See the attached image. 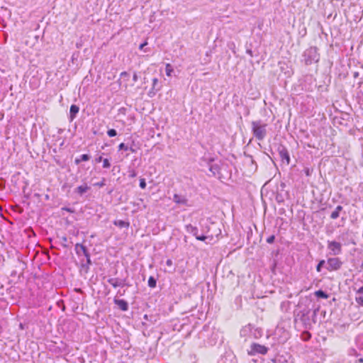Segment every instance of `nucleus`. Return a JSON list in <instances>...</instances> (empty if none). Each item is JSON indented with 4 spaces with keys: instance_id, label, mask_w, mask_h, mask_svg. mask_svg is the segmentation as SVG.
<instances>
[{
    "instance_id": "nucleus-1",
    "label": "nucleus",
    "mask_w": 363,
    "mask_h": 363,
    "mask_svg": "<svg viewBox=\"0 0 363 363\" xmlns=\"http://www.w3.org/2000/svg\"><path fill=\"white\" fill-rule=\"evenodd\" d=\"M200 224H201L200 223ZM201 225V234H199V229L196 226H193L191 224L186 225V230L194 235L196 240L206 242V243H209L210 241L213 240L214 236L218 237L221 234V230L219 228H216V231L214 233H211V231L216 227L214 223H211V225Z\"/></svg>"
},
{
    "instance_id": "nucleus-2",
    "label": "nucleus",
    "mask_w": 363,
    "mask_h": 363,
    "mask_svg": "<svg viewBox=\"0 0 363 363\" xmlns=\"http://www.w3.org/2000/svg\"><path fill=\"white\" fill-rule=\"evenodd\" d=\"M200 336L206 338V342L208 345H215L219 340L221 341V333L218 330L215 328H211L208 325H205L203 330L199 333Z\"/></svg>"
},
{
    "instance_id": "nucleus-3",
    "label": "nucleus",
    "mask_w": 363,
    "mask_h": 363,
    "mask_svg": "<svg viewBox=\"0 0 363 363\" xmlns=\"http://www.w3.org/2000/svg\"><path fill=\"white\" fill-rule=\"evenodd\" d=\"M318 50L315 46L308 48L303 52L301 61L304 62L306 65L317 63L320 60V55Z\"/></svg>"
},
{
    "instance_id": "nucleus-4",
    "label": "nucleus",
    "mask_w": 363,
    "mask_h": 363,
    "mask_svg": "<svg viewBox=\"0 0 363 363\" xmlns=\"http://www.w3.org/2000/svg\"><path fill=\"white\" fill-rule=\"evenodd\" d=\"M252 125V132L255 138L262 141L264 140V138L267 135V124L263 123L262 121L258 120V121H254L251 123Z\"/></svg>"
},
{
    "instance_id": "nucleus-5",
    "label": "nucleus",
    "mask_w": 363,
    "mask_h": 363,
    "mask_svg": "<svg viewBox=\"0 0 363 363\" xmlns=\"http://www.w3.org/2000/svg\"><path fill=\"white\" fill-rule=\"evenodd\" d=\"M312 303L310 300L305 298L299 301L298 306L300 310L298 311L296 314L297 318L305 317V315H308L311 314L312 306L310 307V305L312 306Z\"/></svg>"
},
{
    "instance_id": "nucleus-6",
    "label": "nucleus",
    "mask_w": 363,
    "mask_h": 363,
    "mask_svg": "<svg viewBox=\"0 0 363 363\" xmlns=\"http://www.w3.org/2000/svg\"><path fill=\"white\" fill-rule=\"evenodd\" d=\"M343 262L339 257H333L328 258L325 268L328 272L337 271L341 269Z\"/></svg>"
},
{
    "instance_id": "nucleus-7",
    "label": "nucleus",
    "mask_w": 363,
    "mask_h": 363,
    "mask_svg": "<svg viewBox=\"0 0 363 363\" xmlns=\"http://www.w3.org/2000/svg\"><path fill=\"white\" fill-rule=\"evenodd\" d=\"M347 363H363V352H358L355 348L349 349Z\"/></svg>"
},
{
    "instance_id": "nucleus-8",
    "label": "nucleus",
    "mask_w": 363,
    "mask_h": 363,
    "mask_svg": "<svg viewBox=\"0 0 363 363\" xmlns=\"http://www.w3.org/2000/svg\"><path fill=\"white\" fill-rule=\"evenodd\" d=\"M328 249L329 250V255L333 256H337L342 253V244L340 242L335 240H328Z\"/></svg>"
},
{
    "instance_id": "nucleus-9",
    "label": "nucleus",
    "mask_w": 363,
    "mask_h": 363,
    "mask_svg": "<svg viewBox=\"0 0 363 363\" xmlns=\"http://www.w3.org/2000/svg\"><path fill=\"white\" fill-rule=\"evenodd\" d=\"M201 160L206 162L209 166V171L212 173L213 176L220 174V165L218 164H212V162L215 161V157L203 156L201 158Z\"/></svg>"
},
{
    "instance_id": "nucleus-10",
    "label": "nucleus",
    "mask_w": 363,
    "mask_h": 363,
    "mask_svg": "<svg viewBox=\"0 0 363 363\" xmlns=\"http://www.w3.org/2000/svg\"><path fill=\"white\" fill-rule=\"evenodd\" d=\"M277 152L281 162L289 165L291 162V158L287 148L284 145L279 144L277 146Z\"/></svg>"
},
{
    "instance_id": "nucleus-11",
    "label": "nucleus",
    "mask_w": 363,
    "mask_h": 363,
    "mask_svg": "<svg viewBox=\"0 0 363 363\" xmlns=\"http://www.w3.org/2000/svg\"><path fill=\"white\" fill-rule=\"evenodd\" d=\"M268 351V348L264 345L258 343H252L249 351L250 355H255L257 354H265Z\"/></svg>"
},
{
    "instance_id": "nucleus-12",
    "label": "nucleus",
    "mask_w": 363,
    "mask_h": 363,
    "mask_svg": "<svg viewBox=\"0 0 363 363\" xmlns=\"http://www.w3.org/2000/svg\"><path fill=\"white\" fill-rule=\"evenodd\" d=\"M107 281L111 284L114 288H117L118 286H130V285L126 283L125 279H119V278H109Z\"/></svg>"
},
{
    "instance_id": "nucleus-13",
    "label": "nucleus",
    "mask_w": 363,
    "mask_h": 363,
    "mask_svg": "<svg viewBox=\"0 0 363 363\" xmlns=\"http://www.w3.org/2000/svg\"><path fill=\"white\" fill-rule=\"evenodd\" d=\"M218 363H238L235 356L232 353H227L222 356Z\"/></svg>"
},
{
    "instance_id": "nucleus-14",
    "label": "nucleus",
    "mask_w": 363,
    "mask_h": 363,
    "mask_svg": "<svg viewBox=\"0 0 363 363\" xmlns=\"http://www.w3.org/2000/svg\"><path fill=\"white\" fill-rule=\"evenodd\" d=\"M113 302L122 311H127L129 308L128 303L124 299L115 298Z\"/></svg>"
},
{
    "instance_id": "nucleus-15",
    "label": "nucleus",
    "mask_w": 363,
    "mask_h": 363,
    "mask_svg": "<svg viewBox=\"0 0 363 363\" xmlns=\"http://www.w3.org/2000/svg\"><path fill=\"white\" fill-rule=\"evenodd\" d=\"M160 89V87L158 86V79L157 78H154L152 79V86L151 89L149 91L147 95L150 97H153L157 91H158Z\"/></svg>"
},
{
    "instance_id": "nucleus-16",
    "label": "nucleus",
    "mask_w": 363,
    "mask_h": 363,
    "mask_svg": "<svg viewBox=\"0 0 363 363\" xmlns=\"http://www.w3.org/2000/svg\"><path fill=\"white\" fill-rule=\"evenodd\" d=\"M90 189H91V187L87 185V184L84 183V184L77 186L74 189V193H76V194H79L80 196H82L84 194H85L89 190H90Z\"/></svg>"
},
{
    "instance_id": "nucleus-17",
    "label": "nucleus",
    "mask_w": 363,
    "mask_h": 363,
    "mask_svg": "<svg viewBox=\"0 0 363 363\" xmlns=\"http://www.w3.org/2000/svg\"><path fill=\"white\" fill-rule=\"evenodd\" d=\"M75 251L78 256L84 255L89 252L86 246L79 243L75 245Z\"/></svg>"
},
{
    "instance_id": "nucleus-18",
    "label": "nucleus",
    "mask_w": 363,
    "mask_h": 363,
    "mask_svg": "<svg viewBox=\"0 0 363 363\" xmlns=\"http://www.w3.org/2000/svg\"><path fill=\"white\" fill-rule=\"evenodd\" d=\"M263 335V331L261 328H255L251 325L250 336L255 339L261 337Z\"/></svg>"
},
{
    "instance_id": "nucleus-19",
    "label": "nucleus",
    "mask_w": 363,
    "mask_h": 363,
    "mask_svg": "<svg viewBox=\"0 0 363 363\" xmlns=\"http://www.w3.org/2000/svg\"><path fill=\"white\" fill-rule=\"evenodd\" d=\"M320 311L319 306H315L314 304H312V310L311 313V318L312 324H315L317 322L316 317Z\"/></svg>"
},
{
    "instance_id": "nucleus-20",
    "label": "nucleus",
    "mask_w": 363,
    "mask_h": 363,
    "mask_svg": "<svg viewBox=\"0 0 363 363\" xmlns=\"http://www.w3.org/2000/svg\"><path fill=\"white\" fill-rule=\"evenodd\" d=\"M79 108L78 106L75 104H72L70 106L69 109V120L72 121L77 116V114L79 113Z\"/></svg>"
},
{
    "instance_id": "nucleus-21",
    "label": "nucleus",
    "mask_w": 363,
    "mask_h": 363,
    "mask_svg": "<svg viewBox=\"0 0 363 363\" xmlns=\"http://www.w3.org/2000/svg\"><path fill=\"white\" fill-rule=\"evenodd\" d=\"M298 318L303 323L305 328H306V329L311 328V327L312 325L311 314H309L308 315H305V317H303V318L300 317Z\"/></svg>"
},
{
    "instance_id": "nucleus-22",
    "label": "nucleus",
    "mask_w": 363,
    "mask_h": 363,
    "mask_svg": "<svg viewBox=\"0 0 363 363\" xmlns=\"http://www.w3.org/2000/svg\"><path fill=\"white\" fill-rule=\"evenodd\" d=\"M173 201L178 204L186 205L188 200L183 196L175 194L173 196Z\"/></svg>"
},
{
    "instance_id": "nucleus-23",
    "label": "nucleus",
    "mask_w": 363,
    "mask_h": 363,
    "mask_svg": "<svg viewBox=\"0 0 363 363\" xmlns=\"http://www.w3.org/2000/svg\"><path fill=\"white\" fill-rule=\"evenodd\" d=\"M356 346L358 352H363V334L356 338Z\"/></svg>"
},
{
    "instance_id": "nucleus-24",
    "label": "nucleus",
    "mask_w": 363,
    "mask_h": 363,
    "mask_svg": "<svg viewBox=\"0 0 363 363\" xmlns=\"http://www.w3.org/2000/svg\"><path fill=\"white\" fill-rule=\"evenodd\" d=\"M356 301L363 306V286L356 293Z\"/></svg>"
},
{
    "instance_id": "nucleus-25",
    "label": "nucleus",
    "mask_w": 363,
    "mask_h": 363,
    "mask_svg": "<svg viewBox=\"0 0 363 363\" xmlns=\"http://www.w3.org/2000/svg\"><path fill=\"white\" fill-rule=\"evenodd\" d=\"M343 209V207L340 205L336 206L335 209L330 214V218L333 220L337 219L340 216V213Z\"/></svg>"
},
{
    "instance_id": "nucleus-26",
    "label": "nucleus",
    "mask_w": 363,
    "mask_h": 363,
    "mask_svg": "<svg viewBox=\"0 0 363 363\" xmlns=\"http://www.w3.org/2000/svg\"><path fill=\"white\" fill-rule=\"evenodd\" d=\"M84 256L86 257V263H83L82 264V267L83 268H85L86 270L87 271L89 268V266L92 264L89 252L84 255Z\"/></svg>"
},
{
    "instance_id": "nucleus-27",
    "label": "nucleus",
    "mask_w": 363,
    "mask_h": 363,
    "mask_svg": "<svg viewBox=\"0 0 363 363\" xmlns=\"http://www.w3.org/2000/svg\"><path fill=\"white\" fill-rule=\"evenodd\" d=\"M113 224L120 228H128L130 225L129 222H126L122 220H115Z\"/></svg>"
},
{
    "instance_id": "nucleus-28",
    "label": "nucleus",
    "mask_w": 363,
    "mask_h": 363,
    "mask_svg": "<svg viewBox=\"0 0 363 363\" xmlns=\"http://www.w3.org/2000/svg\"><path fill=\"white\" fill-rule=\"evenodd\" d=\"M89 159H90L89 155L83 154V155H81L79 158H76L74 160V163L76 164H79L81 162H82V161L86 162V161L89 160Z\"/></svg>"
},
{
    "instance_id": "nucleus-29",
    "label": "nucleus",
    "mask_w": 363,
    "mask_h": 363,
    "mask_svg": "<svg viewBox=\"0 0 363 363\" xmlns=\"http://www.w3.org/2000/svg\"><path fill=\"white\" fill-rule=\"evenodd\" d=\"M250 331H251V324H249V325H246L245 327H244L240 330V335L242 337H246L247 335L250 336Z\"/></svg>"
},
{
    "instance_id": "nucleus-30",
    "label": "nucleus",
    "mask_w": 363,
    "mask_h": 363,
    "mask_svg": "<svg viewBox=\"0 0 363 363\" xmlns=\"http://www.w3.org/2000/svg\"><path fill=\"white\" fill-rule=\"evenodd\" d=\"M118 150H125V151H127V150H130L132 153H134L135 152V150L132 147H129L128 145L122 143H121L119 145H118Z\"/></svg>"
},
{
    "instance_id": "nucleus-31",
    "label": "nucleus",
    "mask_w": 363,
    "mask_h": 363,
    "mask_svg": "<svg viewBox=\"0 0 363 363\" xmlns=\"http://www.w3.org/2000/svg\"><path fill=\"white\" fill-rule=\"evenodd\" d=\"M315 295L319 298H328L329 297V295L321 289L316 291Z\"/></svg>"
},
{
    "instance_id": "nucleus-32",
    "label": "nucleus",
    "mask_w": 363,
    "mask_h": 363,
    "mask_svg": "<svg viewBox=\"0 0 363 363\" xmlns=\"http://www.w3.org/2000/svg\"><path fill=\"white\" fill-rule=\"evenodd\" d=\"M147 284L148 286L152 289L155 288L157 286V279L152 276L150 277L148 279Z\"/></svg>"
},
{
    "instance_id": "nucleus-33",
    "label": "nucleus",
    "mask_w": 363,
    "mask_h": 363,
    "mask_svg": "<svg viewBox=\"0 0 363 363\" xmlns=\"http://www.w3.org/2000/svg\"><path fill=\"white\" fill-rule=\"evenodd\" d=\"M326 265V261L324 259H321L319 261L318 264L316 265V271L318 272H320L323 268V267H325Z\"/></svg>"
},
{
    "instance_id": "nucleus-34",
    "label": "nucleus",
    "mask_w": 363,
    "mask_h": 363,
    "mask_svg": "<svg viewBox=\"0 0 363 363\" xmlns=\"http://www.w3.org/2000/svg\"><path fill=\"white\" fill-rule=\"evenodd\" d=\"M174 69L172 66L170 64H167L165 66V72L167 76L170 77L172 75V73L173 72Z\"/></svg>"
},
{
    "instance_id": "nucleus-35",
    "label": "nucleus",
    "mask_w": 363,
    "mask_h": 363,
    "mask_svg": "<svg viewBox=\"0 0 363 363\" xmlns=\"http://www.w3.org/2000/svg\"><path fill=\"white\" fill-rule=\"evenodd\" d=\"M103 168L104 169H108L111 167V162L108 159L105 158L103 160Z\"/></svg>"
},
{
    "instance_id": "nucleus-36",
    "label": "nucleus",
    "mask_w": 363,
    "mask_h": 363,
    "mask_svg": "<svg viewBox=\"0 0 363 363\" xmlns=\"http://www.w3.org/2000/svg\"><path fill=\"white\" fill-rule=\"evenodd\" d=\"M107 135L110 137V138H112V137H114L117 135V131L115 130V129H109L108 131H107Z\"/></svg>"
},
{
    "instance_id": "nucleus-37",
    "label": "nucleus",
    "mask_w": 363,
    "mask_h": 363,
    "mask_svg": "<svg viewBox=\"0 0 363 363\" xmlns=\"http://www.w3.org/2000/svg\"><path fill=\"white\" fill-rule=\"evenodd\" d=\"M139 185H140V187L141 189H145L146 185H147V184H146L145 179H143V178H141V179H140V184H139Z\"/></svg>"
},
{
    "instance_id": "nucleus-38",
    "label": "nucleus",
    "mask_w": 363,
    "mask_h": 363,
    "mask_svg": "<svg viewBox=\"0 0 363 363\" xmlns=\"http://www.w3.org/2000/svg\"><path fill=\"white\" fill-rule=\"evenodd\" d=\"M105 182H106V179L104 178H103L101 182L94 184V186H97L99 187H103L106 185Z\"/></svg>"
},
{
    "instance_id": "nucleus-39",
    "label": "nucleus",
    "mask_w": 363,
    "mask_h": 363,
    "mask_svg": "<svg viewBox=\"0 0 363 363\" xmlns=\"http://www.w3.org/2000/svg\"><path fill=\"white\" fill-rule=\"evenodd\" d=\"M120 77L121 78H125L126 80H128L130 74L127 72L124 71L121 73Z\"/></svg>"
},
{
    "instance_id": "nucleus-40",
    "label": "nucleus",
    "mask_w": 363,
    "mask_h": 363,
    "mask_svg": "<svg viewBox=\"0 0 363 363\" xmlns=\"http://www.w3.org/2000/svg\"><path fill=\"white\" fill-rule=\"evenodd\" d=\"M303 172L307 177H309V176H311V174L313 172V169H311L308 167H305L303 169Z\"/></svg>"
},
{
    "instance_id": "nucleus-41",
    "label": "nucleus",
    "mask_w": 363,
    "mask_h": 363,
    "mask_svg": "<svg viewBox=\"0 0 363 363\" xmlns=\"http://www.w3.org/2000/svg\"><path fill=\"white\" fill-rule=\"evenodd\" d=\"M274 240H275V235H274L269 236L267 239V242L269 244H272L274 242Z\"/></svg>"
},
{
    "instance_id": "nucleus-42",
    "label": "nucleus",
    "mask_w": 363,
    "mask_h": 363,
    "mask_svg": "<svg viewBox=\"0 0 363 363\" xmlns=\"http://www.w3.org/2000/svg\"><path fill=\"white\" fill-rule=\"evenodd\" d=\"M128 172H129L128 177L130 178H134L137 176V172L134 169H131Z\"/></svg>"
},
{
    "instance_id": "nucleus-43",
    "label": "nucleus",
    "mask_w": 363,
    "mask_h": 363,
    "mask_svg": "<svg viewBox=\"0 0 363 363\" xmlns=\"http://www.w3.org/2000/svg\"><path fill=\"white\" fill-rule=\"evenodd\" d=\"M275 362L276 363H291V362H289L283 359L282 357H279V358L276 359Z\"/></svg>"
},
{
    "instance_id": "nucleus-44",
    "label": "nucleus",
    "mask_w": 363,
    "mask_h": 363,
    "mask_svg": "<svg viewBox=\"0 0 363 363\" xmlns=\"http://www.w3.org/2000/svg\"><path fill=\"white\" fill-rule=\"evenodd\" d=\"M62 211H66L69 213H74V210L73 208H69V207H62Z\"/></svg>"
},
{
    "instance_id": "nucleus-45",
    "label": "nucleus",
    "mask_w": 363,
    "mask_h": 363,
    "mask_svg": "<svg viewBox=\"0 0 363 363\" xmlns=\"http://www.w3.org/2000/svg\"><path fill=\"white\" fill-rule=\"evenodd\" d=\"M103 160H104V158H103L102 155H100L95 158V162L99 163L101 162H103Z\"/></svg>"
},
{
    "instance_id": "nucleus-46",
    "label": "nucleus",
    "mask_w": 363,
    "mask_h": 363,
    "mask_svg": "<svg viewBox=\"0 0 363 363\" xmlns=\"http://www.w3.org/2000/svg\"><path fill=\"white\" fill-rule=\"evenodd\" d=\"M166 264L168 266V267H172V264H173V262H172V260L170 259H168L167 261H166Z\"/></svg>"
},
{
    "instance_id": "nucleus-47",
    "label": "nucleus",
    "mask_w": 363,
    "mask_h": 363,
    "mask_svg": "<svg viewBox=\"0 0 363 363\" xmlns=\"http://www.w3.org/2000/svg\"><path fill=\"white\" fill-rule=\"evenodd\" d=\"M228 48L231 50H233L235 48V45L234 43H230L228 45Z\"/></svg>"
},
{
    "instance_id": "nucleus-48",
    "label": "nucleus",
    "mask_w": 363,
    "mask_h": 363,
    "mask_svg": "<svg viewBox=\"0 0 363 363\" xmlns=\"http://www.w3.org/2000/svg\"><path fill=\"white\" fill-rule=\"evenodd\" d=\"M147 45V43L145 41L143 43L140 44L139 46L140 50H143L144 47Z\"/></svg>"
},
{
    "instance_id": "nucleus-49",
    "label": "nucleus",
    "mask_w": 363,
    "mask_h": 363,
    "mask_svg": "<svg viewBox=\"0 0 363 363\" xmlns=\"http://www.w3.org/2000/svg\"><path fill=\"white\" fill-rule=\"evenodd\" d=\"M138 77L137 73H134V74H133V80L134 82H137V81H138Z\"/></svg>"
},
{
    "instance_id": "nucleus-50",
    "label": "nucleus",
    "mask_w": 363,
    "mask_h": 363,
    "mask_svg": "<svg viewBox=\"0 0 363 363\" xmlns=\"http://www.w3.org/2000/svg\"><path fill=\"white\" fill-rule=\"evenodd\" d=\"M247 53L250 55L251 57L253 56L252 51L251 50H247Z\"/></svg>"
},
{
    "instance_id": "nucleus-51",
    "label": "nucleus",
    "mask_w": 363,
    "mask_h": 363,
    "mask_svg": "<svg viewBox=\"0 0 363 363\" xmlns=\"http://www.w3.org/2000/svg\"><path fill=\"white\" fill-rule=\"evenodd\" d=\"M249 157H250V160H251V162H252V164H255L256 165V162H255V160H253L252 157V156H250V155H249Z\"/></svg>"
},
{
    "instance_id": "nucleus-52",
    "label": "nucleus",
    "mask_w": 363,
    "mask_h": 363,
    "mask_svg": "<svg viewBox=\"0 0 363 363\" xmlns=\"http://www.w3.org/2000/svg\"><path fill=\"white\" fill-rule=\"evenodd\" d=\"M359 76V73L358 72H354V77L356 78Z\"/></svg>"
},
{
    "instance_id": "nucleus-53",
    "label": "nucleus",
    "mask_w": 363,
    "mask_h": 363,
    "mask_svg": "<svg viewBox=\"0 0 363 363\" xmlns=\"http://www.w3.org/2000/svg\"><path fill=\"white\" fill-rule=\"evenodd\" d=\"M63 242H67V239L66 237L62 238Z\"/></svg>"
},
{
    "instance_id": "nucleus-54",
    "label": "nucleus",
    "mask_w": 363,
    "mask_h": 363,
    "mask_svg": "<svg viewBox=\"0 0 363 363\" xmlns=\"http://www.w3.org/2000/svg\"><path fill=\"white\" fill-rule=\"evenodd\" d=\"M279 199H281V197H279V196H277V200L279 202H280V201H281Z\"/></svg>"
},
{
    "instance_id": "nucleus-55",
    "label": "nucleus",
    "mask_w": 363,
    "mask_h": 363,
    "mask_svg": "<svg viewBox=\"0 0 363 363\" xmlns=\"http://www.w3.org/2000/svg\"><path fill=\"white\" fill-rule=\"evenodd\" d=\"M279 199H281V197H279V196H277V200L279 202H280V201H281Z\"/></svg>"
},
{
    "instance_id": "nucleus-56",
    "label": "nucleus",
    "mask_w": 363,
    "mask_h": 363,
    "mask_svg": "<svg viewBox=\"0 0 363 363\" xmlns=\"http://www.w3.org/2000/svg\"><path fill=\"white\" fill-rule=\"evenodd\" d=\"M118 294H120L121 296H123L124 294V293H123V291H118Z\"/></svg>"
},
{
    "instance_id": "nucleus-57",
    "label": "nucleus",
    "mask_w": 363,
    "mask_h": 363,
    "mask_svg": "<svg viewBox=\"0 0 363 363\" xmlns=\"http://www.w3.org/2000/svg\"><path fill=\"white\" fill-rule=\"evenodd\" d=\"M118 294H120L121 296H123L124 294V293H123V291H118Z\"/></svg>"
},
{
    "instance_id": "nucleus-58",
    "label": "nucleus",
    "mask_w": 363,
    "mask_h": 363,
    "mask_svg": "<svg viewBox=\"0 0 363 363\" xmlns=\"http://www.w3.org/2000/svg\"><path fill=\"white\" fill-rule=\"evenodd\" d=\"M77 45V48H80V46H81V45H80V44H79V43H77V45Z\"/></svg>"
},
{
    "instance_id": "nucleus-59",
    "label": "nucleus",
    "mask_w": 363,
    "mask_h": 363,
    "mask_svg": "<svg viewBox=\"0 0 363 363\" xmlns=\"http://www.w3.org/2000/svg\"><path fill=\"white\" fill-rule=\"evenodd\" d=\"M281 186L282 187H284V186H285V184H284V183H281Z\"/></svg>"
},
{
    "instance_id": "nucleus-60",
    "label": "nucleus",
    "mask_w": 363,
    "mask_h": 363,
    "mask_svg": "<svg viewBox=\"0 0 363 363\" xmlns=\"http://www.w3.org/2000/svg\"><path fill=\"white\" fill-rule=\"evenodd\" d=\"M144 318H145V319H147V315H145Z\"/></svg>"
}]
</instances>
